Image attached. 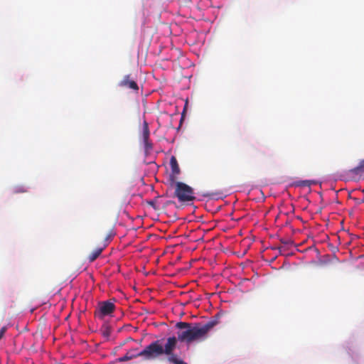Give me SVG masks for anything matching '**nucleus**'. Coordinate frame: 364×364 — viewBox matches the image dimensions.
Returning <instances> with one entry per match:
<instances>
[{
    "mask_svg": "<svg viewBox=\"0 0 364 364\" xmlns=\"http://www.w3.org/2000/svg\"><path fill=\"white\" fill-rule=\"evenodd\" d=\"M216 319L211 320L205 324L199 323H190L186 322H178L176 326L180 331L177 333V341L190 343L193 341L203 339L208 331L218 324Z\"/></svg>",
    "mask_w": 364,
    "mask_h": 364,
    "instance_id": "1",
    "label": "nucleus"
},
{
    "mask_svg": "<svg viewBox=\"0 0 364 364\" xmlns=\"http://www.w3.org/2000/svg\"><path fill=\"white\" fill-rule=\"evenodd\" d=\"M161 353V341L156 340L151 342L141 351L139 352L137 349L129 350L124 356L119 358V361L124 362L137 357H142L145 360H153L159 358Z\"/></svg>",
    "mask_w": 364,
    "mask_h": 364,
    "instance_id": "2",
    "label": "nucleus"
},
{
    "mask_svg": "<svg viewBox=\"0 0 364 364\" xmlns=\"http://www.w3.org/2000/svg\"><path fill=\"white\" fill-rule=\"evenodd\" d=\"M177 346V339L175 336L168 337L164 346L161 344L162 353L160 356L165 355L167 356V360L173 364H187L182 360L176 354L173 353Z\"/></svg>",
    "mask_w": 364,
    "mask_h": 364,
    "instance_id": "3",
    "label": "nucleus"
},
{
    "mask_svg": "<svg viewBox=\"0 0 364 364\" xmlns=\"http://www.w3.org/2000/svg\"><path fill=\"white\" fill-rule=\"evenodd\" d=\"M172 184L175 185L174 196L179 202L185 203L193 201L196 199L193 189L183 182L176 181Z\"/></svg>",
    "mask_w": 364,
    "mask_h": 364,
    "instance_id": "4",
    "label": "nucleus"
},
{
    "mask_svg": "<svg viewBox=\"0 0 364 364\" xmlns=\"http://www.w3.org/2000/svg\"><path fill=\"white\" fill-rule=\"evenodd\" d=\"M115 305L113 302L107 300L98 303V307L95 312V316L103 318L105 316H109L114 312Z\"/></svg>",
    "mask_w": 364,
    "mask_h": 364,
    "instance_id": "5",
    "label": "nucleus"
},
{
    "mask_svg": "<svg viewBox=\"0 0 364 364\" xmlns=\"http://www.w3.org/2000/svg\"><path fill=\"white\" fill-rule=\"evenodd\" d=\"M118 85L121 87L129 89L135 92H138L139 87L136 82L131 77V75H126L119 82Z\"/></svg>",
    "mask_w": 364,
    "mask_h": 364,
    "instance_id": "6",
    "label": "nucleus"
},
{
    "mask_svg": "<svg viewBox=\"0 0 364 364\" xmlns=\"http://www.w3.org/2000/svg\"><path fill=\"white\" fill-rule=\"evenodd\" d=\"M114 235H115V233L114 232V231L112 230H111L109 232V233L107 235V236H106V237L105 239V244L104 245V247L95 249L88 256V259H89V261L90 262H94L101 255V253L103 251L104 248L105 247H107V245L112 240V237H114Z\"/></svg>",
    "mask_w": 364,
    "mask_h": 364,
    "instance_id": "7",
    "label": "nucleus"
},
{
    "mask_svg": "<svg viewBox=\"0 0 364 364\" xmlns=\"http://www.w3.org/2000/svg\"><path fill=\"white\" fill-rule=\"evenodd\" d=\"M170 166L171 168V174L170 175V181L171 183L176 182L177 176L180 173V168L175 156H171L170 159Z\"/></svg>",
    "mask_w": 364,
    "mask_h": 364,
    "instance_id": "8",
    "label": "nucleus"
},
{
    "mask_svg": "<svg viewBox=\"0 0 364 364\" xmlns=\"http://www.w3.org/2000/svg\"><path fill=\"white\" fill-rule=\"evenodd\" d=\"M143 142L146 152L152 149V144L149 141V129L146 122L144 123L143 128Z\"/></svg>",
    "mask_w": 364,
    "mask_h": 364,
    "instance_id": "9",
    "label": "nucleus"
},
{
    "mask_svg": "<svg viewBox=\"0 0 364 364\" xmlns=\"http://www.w3.org/2000/svg\"><path fill=\"white\" fill-rule=\"evenodd\" d=\"M349 173L353 178L357 179L364 176V159L360 161L358 166L349 170Z\"/></svg>",
    "mask_w": 364,
    "mask_h": 364,
    "instance_id": "10",
    "label": "nucleus"
},
{
    "mask_svg": "<svg viewBox=\"0 0 364 364\" xmlns=\"http://www.w3.org/2000/svg\"><path fill=\"white\" fill-rule=\"evenodd\" d=\"M314 182L309 180L300 181L296 182V185L298 186H308L310 187Z\"/></svg>",
    "mask_w": 364,
    "mask_h": 364,
    "instance_id": "11",
    "label": "nucleus"
},
{
    "mask_svg": "<svg viewBox=\"0 0 364 364\" xmlns=\"http://www.w3.org/2000/svg\"><path fill=\"white\" fill-rule=\"evenodd\" d=\"M27 189L24 186H16L13 190L14 193H25Z\"/></svg>",
    "mask_w": 364,
    "mask_h": 364,
    "instance_id": "12",
    "label": "nucleus"
},
{
    "mask_svg": "<svg viewBox=\"0 0 364 364\" xmlns=\"http://www.w3.org/2000/svg\"><path fill=\"white\" fill-rule=\"evenodd\" d=\"M110 333H111V331L108 327H106L105 329L102 331V335L105 337H109Z\"/></svg>",
    "mask_w": 364,
    "mask_h": 364,
    "instance_id": "13",
    "label": "nucleus"
},
{
    "mask_svg": "<svg viewBox=\"0 0 364 364\" xmlns=\"http://www.w3.org/2000/svg\"><path fill=\"white\" fill-rule=\"evenodd\" d=\"M7 330V328L6 326H4L2 327L1 329H0V340L2 338V337L4 336L5 332Z\"/></svg>",
    "mask_w": 364,
    "mask_h": 364,
    "instance_id": "14",
    "label": "nucleus"
},
{
    "mask_svg": "<svg viewBox=\"0 0 364 364\" xmlns=\"http://www.w3.org/2000/svg\"><path fill=\"white\" fill-rule=\"evenodd\" d=\"M149 205L152 206L155 210L157 209L156 207L155 203L154 201H149Z\"/></svg>",
    "mask_w": 364,
    "mask_h": 364,
    "instance_id": "15",
    "label": "nucleus"
},
{
    "mask_svg": "<svg viewBox=\"0 0 364 364\" xmlns=\"http://www.w3.org/2000/svg\"><path fill=\"white\" fill-rule=\"evenodd\" d=\"M281 242H282V243H284V244H287V242H285V240H281Z\"/></svg>",
    "mask_w": 364,
    "mask_h": 364,
    "instance_id": "16",
    "label": "nucleus"
}]
</instances>
